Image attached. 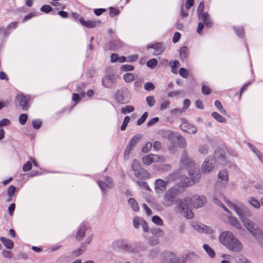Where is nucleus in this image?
I'll use <instances>...</instances> for the list:
<instances>
[{"mask_svg":"<svg viewBox=\"0 0 263 263\" xmlns=\"http://www.w3.org/2000/svg\"><path fill=\"white\" fill-rule=\"evenodd\" d=\"M228 205L234 210L239 216L241 221L243 223L245 227L250 232L252 235L256 238H260L262 235L261 231L257 229V226L251 220L247 219L242 215V212L241 209L237 207L235 204L228 200L226 201Z\"/></svg>","mask_w":263,"mask_h":263,"instance_id":"7ed1b4c3","label":"nucleus"},{"mask_svg":"<svg viewBox=\"0 0 263 263\" xmlns=\"http://www.w3.org/2000/svg\"><path fill=\"white\" fill-rule=\"evenodd\" d=\"M198 20L200 22L204 23V25L208 28H211L213 25V22L210 17V14L208 12H205L198 15Z\"/></svg>","mask_w":263,"mask_h":263,"instance_id":"f8f14e48","label":"nucleus"},{"mask_svg":"<svg viewBox=\"0 0 263 263\" xmlns=\"http://www.w3.org/2000/svg\"><path fill=\"white\" fill-rule=\"evenodd\" d=\"M179 74L184 78H187L189 76V72L188 71L184 68H181L179 69Z\"/></svg>","mask_w":263,"mask_h":263,"instance_id":"0e129e2a","label":"nucleus"},{"mask_svg":"<svg viewBox=\"0 0 263 263\" xmlns=\"http://www.w3.org/2000/svg\"><path fill=\"white\" fill-rule=\"evenodd\" d=\"M237 263H250V262L243 256L237 255L235 257Z\"/></svg>","mask_w":263,"mask_h":263,"instance_id":"7c9ffc66","label":"nucleus"},{"mask_svg":"<svg viewBox=\"0 0 263 263\" xmlns=\"http://www.w3.org/2000/svg\"><path fill=\"white\" fill-rule=\"evenodd\" d=\"M147 117H148V113L147 112H145L143 114L142 117L138 120L137 124L138 125H141V124H142L145 122V121L147 119Z\"/></svg>","mask_w":263,"mask_h":263,"instance_id":"603ef678","label":"nucleus"},{"mask_svg":"<svg viewBox=\"0 0 263 263\" xmlns=\"http://www.w3.org/2000/svg\"><path fill=\"white\" fill-rule=\"evenodd\" d=\"M178 261L176 255L172 252H166L164 255L163 263H177Z\"/></svg>","mask_w":263,"mask_h":263,"instance_id":"dca6fc26","label":"nucleus"},{"mask_svg":"<svg viewBox=\"0 0 263 263\" xmlns=\"http://www.w3.org/2000/svg\"><path fill=\"white\" fill-rule=\"evenodd\" d=\"M148 173L145 169L141 167V169L138 170L135 175L137 178H143L148 176Z\"/></svg>","mask_w":263,"mask_h":263,"instance_id":"393cba45","label":"nucleus"},{"mask_svg":"<svg viewBox=\"0 0 263 263\" xmlns=\"http://www.w3.org/2000/svg\"><path fill=\"white\" fill-rule=\"evenodd\" d=\"M85 247L84 246H83V245L81 246V248L79 249H78L76 250L75 251H73L72 254L76 255V256H78L80 255L83 251L85 250Z\"/></svg>","mask_w":263,"mask_h":263,"instance_id":"e2e57ef3","label":"nucleus"},{"mask_svg":"<svg viewBox=\"0 0 263 263\" xmlns=\"http://www.w3.org/2000/svg\"><path fill=\"white\" fill-rule=\"evenodd\" d=\"M212 116L218 122L220 123H226L227 120L226 118L221 116L217 112H213L212 114Z\"/></svg>","mask_w":263,"mask_h":263,"instance_id":"bb28decb","label":"nucleus"},{"mask_svg":"<svg viewBox=\"0 0 263 263\" xmlns=\"http://www.w3.org/2000/svg\"><path fill=\"white\" fill-rule=\"evenodd\" d=\"M86 87V84L84 83H81L77 88V91L80 93L81 96H85V89Z\"/></svg>","mask_w":263,"mask_h":263,"instance_id":"f704fd0d","label":"nucleus"},{"mask_svg":"<svg viewBox=\"0 0 263 263\" xmlns=\"http://www.w3.org/2000/svg\"><path fill=\"white\" fill-rule=\"evenodd\" d=\"M32 126L34 129H39L41 126L42 122L40 119L33 120L32 122Z\"/></svg>","mask_w":263,"mask_h":263,"instance_id":"6e6d98bb","label":"nucleus"},{"mask_svg":"<svg viewBox=\"0 0 263 263\" xmlns=\"http://www.w3.org/2000/svg\"><path fill=\"white\" fill-rule=\"evenodd\" d=\"M147 48H152L154 50V54L159 55L161 54L166 48L165 45L162 43H149L147 46Z\"/></svg>","mask_w":263,"mask_h":263,"instance_id":"6e6552de","label":"nucleus"},{"mask_svg":"<svg viewBox=\"0 0 263 263\" xmlns=\"http://www.w3.org/2000/svg\"><path fill=\"white\" fill-rule=\"evenodd\" d=\"M152 221L154 223L157 225L162 226L163 224L162 220L158 216H153L152 218Z\"/></svg>","mask_w":263,"mask_h":263,"instance_id":"8fccbe9b","label":"nucleus"},{"mask_svg":"<svg viewBox=\"0 0 263 263\" xmlns=\"http://www.w3.org/2000/svg\"><path fill=\"white\" fill-rule=\"evenodd\" d=\"M179 139L177 140L176 143H177L178 145L180 147L183 148L186 146V140L185 139L180 135L179 136Z\"/></svg>","mask_w":263,"mask_h":263,"instance_id":"58836bf2","label":"nucleus"},{"mask_svg":"<svg viewBox=\"0 0 263 263\" xmlns=\"http://www.w3.org/2000/svg\"><path fill=\"white\" fill-rule=\"evenodd\" d=\"M199 152L202 154H206L208 152V147L207 145H202L199 146Z\"/></svg>","mask_w":263,"mask_h":263,"instance_id":"338daca9","label":"nucleus"},{"mask_svg":"<svg viewBox=\"0 0 263 263\" xmlns=\"http://www.w3.org/2000/svg\"><path fill=\"white\" fill-rule=\"evenodd\" d=\"M141 225L142 226V229L145 232H148L149 231L148 224L145 220L144 219L141 220Z\"/></svg>","mask_w":263,"mask_h":263,"instance_id":"774afa93","label":"nucleus"},{"mask_svg":"<svg viewBox=\"0 0 263 263\" xmlns=\"http://www.w3.org/2000/svg\"><path fill=\"white\" fill-rule=\"evenodd\" d=\"M159 157L158 155L149 154L144 156L142 159L143 162L147 165L151 164L153 162L158 161Z\"/></svg>","mask_w":263,"mask_h":263,"instance_id":"f3484780","label":"nucleus"},{"mask_svg":"<svg viewBox=\"0 0 263 263\" xmlns=\"http://www.w3.org/2000/svg\"><path fill=\"white\" fill-rule=\"evenodd\" d=\"M16 190V187L13 185H10L7 190V194L9 197H12L14 194Z\"/></svg>","mask_w":263,"mask_h":263,"instance_id":"49530a36","label":"nucleus"},{"mask_svg":"<svg viewBox=\"0 0 263 263\" xmlns=\"http://www.w3.org/2000/svg\"><path fill=\"white\" fill-rule=\"evenodd\" d=\"M27 119H28V115L27 114H21L19 117V118H18L20 123L23 125H25L26 123Z\"/></svg>","mask_w":263,"mask_h":263,"instance_id":"79ce46f5","label":"nucleus"},{"mask_svg":"<svg viewBox=\"0 0 263 263\" xmlns=\"http://www.w3.org/2000/svg\"><path fill=\"white\" fill-rule=\"evenodd\" d=\"M141 249L142 248L140 243H136L135 244L130 243L129 252H138L141 250Z\"/></svg>","mask_w":263,"mask_h":263,"instance_id":"5701e85b","label":"nucleus"},{"mask_svg":"<svg viewBox=\"0 0 263 263\" xmlns=\"http://www.w3.org/2000/svg\"><path fill=\"white\" fill-rule=\"evenodd\" d=\"M181 162L183 165L186 166L190 177L193 181L194 182L198 181L200 177L199 171L195 167L194 163L189 157L187 153L185 150H184L182 154Z\"/></svg>","mask_w":263,"mask_h":263,"instance_id":"20e7f679","label":"nucleus"},{"mask_svg":"<svg viewBox=\"0 0 263 263\" xmlns=\"http://www.w3.org/2000/svg\"><path fill=\"white\" fill-rule=\"evenodd\" d=\"M151 232L153 235L158 237H163L164 235V232L159 228L152 229Z\"/></svg>","mask_w":263,"mask_h":263,"instance_id":"cd10ccee","label":"nucleus"},{"mask_svg":"<svg viewBox=\"0 0 263 263\" xmlns=\"http://www.w3.org/2000/svg\"><path fill=\"white\" fill-rule=\"evenodd\" d=\"M229 222L232 226L238 229H240L241 228V226L239 222L234 217L230 216L229 217Z\"/></svg>","mask_w":263,"mask_h":263,"instance_id":"4be33fe9","label":"nucleus"},{"mask_svg":"<svg viewBox=\"0 0 263 263\" xmlns=\"http://www.w3.org/2000/svg\"><path fill=\"white\" fill-rule=\"evenodd\" d=\"M179 194L180 192L177 188L172 187L169 189L164 194L163 205L166 206H171L179 202L180 200L177 197Z\"/></svg>","mask_w":263,"mask_h":263,"instance_id":"39448f33","label":"nucleus"},{"mask_svg":"<svg viewBox=\"0 0 263 263\" xmlns=\"http://www.w3.org/2000/svg\"><path fill=\"white\" fill-rule=\"evenodd\" d=\"M130 244L127 243L126 240L123 239H119L115 241L112 246L115 249H120L122 251L129 252Z\"/></svg>","mask_w":263,"mask_h":263,"instance_id":"9b49d317","label":"nucleus"},{"mask_svg":"<svg viewBox=\"0 0 263 263\" xmlns=\"http://www.w3.org/2000/svg\"><path fill=\"white\" fill-rule=\"evenodd\" d=\"M204 2H201L197 9V15H199V14L205 13V12H204Z\"/></svg>","mask_w":263,"mask_h":263,"instance_id":"09e8293b","label":"nucleus"},{"mask_svg":"<svg viewBox=\"0 0 263 263\" xmlns=\"http://www.w3.org/2000/svg\"><path fill=\"white\" fill-rule=\"evenodd\" d=\"M87 229V227L84 223L82 224L80 226L76 236V238L78 240L80 241L83 239L85 236V232Z\"/></svg>","mask_w":263,"mask_h":263,"instance_id":"6ab92c4d","label":"nucleus"},{"mask_svg":"<svg viewBox=\"0 0 263 263\" xmlns=\"http://www.w3.org/2000/svg\"><path fill=\"white\" fill-rule=\"evenodd\" d=\"M32 167V163L30 161H28L25 164H24L23 166V170L24 172H26L31 170Z\"/></svg>","mask_w":263,"mask_h":263,"instance_id":"4d7b16f0","label":"nucleus"},{"mask_svg":"<svg viewBox=\"0 0 263 263\" xmlns=\"http://www.w3.org/2000/svg\"><path fill=\"white\" fill-rule=\"evenodd\" d=\"M167 182L164 180L158 179L155 183V191L157 194H161L166 189Z\"/></svg>","mask_w":263,"mask_h":263,"instance_id":"ddd939ff","label":"nucleus"},{"mask_svg":"<svg viewBox=\"0 0 263 263\" xmlns=\"http://www.w3.org/2000/svg\"><path fill=\"white\" fill-rule=\"evenodd\" d=\"M172 132L170 130H162L160 132L159 134L162 138L168 140Z\"/></svg>","mask_w":263,"mask_h":263,"instance_id":"2f4dec72","label":"nucleus"},{"mask_svg":"<svg viewBox=\"0 0 263 263\" xmlns=\"http://www.w3.org/2000/svg\"><path fill=\"white\" fill-rule=\"evenodd\" d=\"M218 178L221 181L228 182L229 180L228 174L226 170L221 171L218 174Z\"/></svg>","mask_w":263,"mask_h":263,"instance_id":"a878e982","label":"nucleus"},{"mask_svg":"<svg viewBox=\"0 0 263 263\" xmlns=\"http://www.w3.org/2000/svg\"><path fill=\"white\" fill-rule=\"evenodd\" d=\"M215 160L212 157H208L202 165V171L203 173H209L211 172L214 167V163Z\"/></svg>","mask_w":263,"mask_h":263,"instance_id":"1a4fd4ad","label":"nucleus"},{"mask_svg":"<svg viewBox=\"0 0 263 263\" xmlns=\"http://www.w3.org/2000/svg\"><path fill=\"white\" fill-rule=\"evenodd\" d=\"M115 98L118 103L125 104L128 103L130 99V94L127 88L124 87L117 90Z\"/></svg>","mask_w":263,"mask_h":263,"instance_id":"423d86ee","label":"nucleus"},{"mask_svg":"<svg viewBox=\"0 0 263 263\" xmlns=\"http://www.w3.org/2000/svg\"><path fill=\"white\" fill-rule=\"evenodd\" d=\"M16 101L19 106L24 110H27L30 107L29 101L30 99L29 96H25L23 94L17 95L15 97Z\"/></svg>","mask_w":263,"mask_h":263,"instance_id":"0eeeda50","label":"nucleus"},{"mask_svg":"<svg viewBox=\"0 0 263 263\" xmlns=\"http://www.w3.org/2000/svg\"><path fill=\"white\" fill-rule=\"evenodd\" d=\"M9 28L7 26L6 28H0V34L3 36L4 37H7L10 34Z\"/></svg>","mask_w":263,"mask_h":263,"instance_id":"e433bc0d","label":"nucleus"},{"mask_svg":"<svg viewBox=\"0 0 263 263\" xmlns=\"http://www.w3.org/2000/svg\"><path fill=\"white\" fill-rule=\"evenodd\" d=\"M123 78L126 82L129 83L134 80V76L132 73H126L124 75Z\"/></svg>","mask_w":263,"mask_h":263,"instance_id":"a19ab883","label":"nucleus"},{"mask_svg":"<svg viewBox=\"0 0 263 263\" xmlns=\"http://www.w3.org/2000/svg\"><path fill=\"white\" fill-rule=\"evenodd\" d=\"M206 202V198L203 196L195 195L191 198L186 197L180 200L178 204L181 214L188 219H192L194 214L190 210L191 207L199 208L202 206Z\"/></svg>","mask_w":263,"mask_h":263,"instance_id":"f257e3e1","label":"nucleus"},{"mask_svg":"<svg viewBox=\"0 0 263 263\" xmlns=\"http://www.w3.org/2000/svg\"><path fill=\"white\" fill-rule=\"evenodd\" d=\"M179 135H180L177 133L172 132L168 140L172 143L175 144L177 143V140L179 139L178 138Z\"/></svg>","mask_w":263,"mask_h":263,"instance_id":"72a5a7b5","label":"nucleus"},{"mask_svg":"<svg viewBox=\"0 0 263 263\" xmlns=\"http://www.w3.org/2000/svg\"><path fill=\"white\" fill-rule=\"evenodd\" d=\"M143 219H141L139 217H134L133 219L134 227L136 229H138L139 228L140 225H141V221Z\"/></svg>","mask_w":263,"mask_h":263,"instance_id":"de8ad7c7","label":"nucleus"},{"mask_svg":"<svg viewBox=\"0 0 263 263\" xmlns=\"http://www.w3.org/2000/svg\"><path fill=\"white\" fill-rule=\"evenodd\" d=\"M141 139V135L137 134L135 135L129 141V144H130L132 146L135 147L137 143Z\"/></svg>","mask_w":263,"mask_h":263,"instance_id":"c85d7f7f","label":"nucleus"},{"mask_svg":"<svg viewBox=\"0 0 263 263\" xmlns=\"http://www.w3.org/2000/svg\"><path fill=\"white\" fill-rule=\"evenodd\" d=\"M79 22L87 28H93L96 26L97 22L94 21H85L82 17L79 19Z\"/></svg>","mask_w":263,"mask_h":263,"instance_id":"aec40b11","label":"nucleus"},{"mask_svg":"<svg viewBox=\"0 0 263 263\" xmlns=\"http://www.w3.org/2000/svg\"><path fill=\"white\" fill-rule=\"evenodd\" d=\"M187 51V48L186 47L184 46L180 48V55L181 59L182 60H184V59H185L187 58V55H186Z\"/></svg>","mask_w":263,"mask_h":263,"instance_id":"ea45409f","label":"nucleus"},{"mask_svg":"<svg viewBox=\"0 0 263 263\" xmlns=\"http://www.w3.org/2000/svg\"><path fill=\"white\" fill-rule=\"evenodd\" d=\"M134 147L128 143L124 152V157L128 158L131 152L134 149Z\"/></svg>","mask_w":263,"mask_h":263,"instance_id":"37998d69","label":"nucleus"},{"mask_svg":"<svg viewBox=\"0 0 263 263\" xmlns=\"http://www.w3.org/2000/svg\"><path fill=\"white\" fill-rule=\"evenodd\" d=\"M134 67L133 65H127V64L123 65L121 68V69L122 71H132V70H134Z\"/></svg>","mask_w":263,"mask_h":263,"instance_id":"69168bd1","label":"nucleus"},{"mask_svg":"<svg viewBox=\"0 0 263 263\" xmlns=\"http://www.w3.org/2000/svg\"><path fill=\"white\" fill-rule=\"evenodd\" d=\"M236 34L239 36V37H243V35H244V32H243V28L242 27H233Z\"/></svg>","mask_w":263,"mask_h":263,"instance_id":"864d4df0","label":"nucleus"},{"mask_svg":"<svg viewBox=\"0 0 263 263\" xmlns=\"http://www.w3.org/2000/svg\"><path fill=\"white\" fill-rule=\"evenodd\" d=\"M146 102L149 107H152L155 105L156 100L153 96H148L146 98Z\"/></svg>","mask_w":263,"mask_h":263,"instance_id":"c03bdc74","label":"nucleus"},{"mask_svg":"<svg viewBox=\"0 0 263 263\" xmlns=\"http://www.w3.org/2000/svg\"><path fill=\"white\" fill-rule=\"evenodd\" d=\"M157 64V60L155 59H151L147 62V66L151 68H154Z\"/></svg>","mask_w":263,"mask_h":263,"instance_id":"a18cd8bd","label":"nucleus"},{"mask_svg":"<svg viewBox=\"0 0 263 263\" xmlns=\"http://www.w3.org/2000/svg\"><path fill=\"white\" fill-rule=\"evenodd\" d=\"M40 10L42 12L48 13L52 11L53 9L50 6L45 5L41 8Z\"/></svg>","mask_w":263,"mask_h":263,"instance_id":"13d9d810","label":"nucleus"},{"mask_svg":"<svg viewBox=\"0 0 263 263\" xmlns=\"http://www.w3.org/2000/svg\"><path fill=\"white\" fill-rule=\"evenodd\" d=\"M158 238L152 236L148 238V243L151 246H155L159 243Z\"/></svg>","mask_w":263,"mask_h":263,"instance_id":"3c124183","label":"nucleus"},{"mask_svg":"<svg viewBox=\"0 0 263 263\" xmlns=\"http://www.w3.org/2000/svg\"><path fill=\"white\" fill-rule=\"evenodd\" d=\"M98 183L100 187L104 192L106 188H111L113 186L111 179L108 176L105 177L103 180L98 181Z\"/></svg>","mask_w":263,"mask_h":263,"instance_id":"2eb2a0df","label":"nucleus"},{"mask_svg":"<svg viewBox=\"0 0 263 263\" xmlns=\"http://www.w3.org/2000/svg\"><path fill=\"white\" fill-rule=\"evenodd\" d=\"M132 168L134 172V174H136V173L137 172V171L140 169L141 168V167L140 166V163L139 161L137 160H134L133 161L132 164Z\"/></svg>","mask_w":263,"mask_h":263,"instance_id":"473e14b6","label":"nucleus"},{"mask_svg":"<svg viewBox=\"0 0 263 263\" xmlns=\"http://www.w3.org/2000/svg\"><path fill=\"white\" fill-rule=\"evenodd\" d=\"M130 121V118L128 116H126L124 118L122 125L121 126V130L123 131L126 129V128Z\"/></svg>","mask_w":263,"mask_h":263,"instance_id":"5fc2aeb1","label":"nucleus"},{"mask_svg":"<svg viewBox=\"0 0 263 263\" xmlns=\"http://www.w3.org/2000/svg\"><path fill=\"white\" fill-rule=\"evenodd\" d=\"M249 202L256 208H259L260 206V202L254 197L250 198L249 200Z\"/></svg>","mask_w":263,"mask_h":263,"instance_id":"c9c22d12","label":"nucleus"},{"mask_svg":"<svg viewBox=\"0 0 263 263\" xmlns=\"http://www.w3.org/2000/svg\"><path fill=\"white\" fill-rule=\"evenodd\" d=\"M0 240L6 248L8 249H11L13 248L14 246V243L11 239H9L5 237H1Z\"/></svg>","mask_w":263,"mask_h":263,"instance_id":"412c9836","label":"nucleus"},{"mask_svg":"<svg viewBox=\"0 0 263 263\" xmlns=\"http://www.w3.org/2000/svg\"><path fill=\"white\" fill-rule=\"evenodd\" d=\"M116 79L115 75L109 74L106 75L102 79V84L106 88H110L112 85L116 82Z\"/></svg>","mask_w":263,"mask_h":263,"instance_id":"4468645a","label":"nucleus"},{"mask_svg":"<svg viewBox=\"0 0 263 263\" xmlns=\"http://www.w3.org/2000/svg\"><path fill=\"white\" fill-rule=\"evenodd\" d=\"M120 13V11L114 7H110L109 8V15L111 17H114L115 15L119 14Z\"/></svg>","mask_w":263,"mask_h":263,"instance_id":"bf43d9fd","label":"nucleus"},{"mask_svg":"<svg viewBox=\"0 0 263 263\" xmlns=\"http://www.w3.org/2000/svg\"><path fill=\"white\" fill-rule=\"evenodd\" d=\"M180 128L182 130L189 134H194L197 132V128L195 126L186 122H183L180 125Z\"/></svg>","mask_w":263,"mask_h":263,"instance_id":"a211bd4d","label":"nucleus"},{"mask_svg":"<svg viewBox=\"0 0 263 263\" xmlns=\"http://www.w3.org/2000/svg\"><path fill=\"white\" fill-rule=\"evenodd\" d=\"M123 46L122 42L119 39L112 40L107 44L104 47L105 50H117Z\"/></svg>","mask_w":263,"mask_h":263,"instance_id":"9d476101","label":"nucleus"},{"mask_svg":"<svg viewBox=\"0 0 263 263\" xmlns=\"http://www.w3.org/2000/svg\"><path fill=\"white\" fill-rule=\"evenodd\" d=\"M220 242L228 250L233 252H239L243 248L242 244L229 231H223L219 237Z\"/></svg>","mask_w":263,"mask_h":263,"instance_id":"f03ea898","label":"nucleus"},{"mask_svg":"<svg viewBox=\"0 0 263 263\" xmlns=\"http://www.w3.org/2000/svg\"><path fill=\"white\" fill-rule=\"evenodd\" d=\"M135 108L133 106L127 105L125 107L121 109V112L126 114L127 113L132 112L134 110Z\"/></svg>","mask_w":263,"mask_h":263,"instance_id":"4c0bfd02","label":"nucleus"},{"mask_svg":"<svg viewBox=\"0 0 263 263\" xmlns=\"http://www.w3.org/2000/svg\"><path fill=\"white\" fill-rule=\"evenodd\" d=\"M128 202L134 211L138 212L139 211V205L135 199L130 198L128 200Z\"/></svg>","mask_w":263,"mask_h":263,"instance_id":"b1692460","label":"nucleus"},{"mask_svg":"<svg viewBox=\"0 0 263 263\" xmlns=\"http://www.w3.org/2000/svg\"><path fill=\"white\" fill-rule=\"evenodd\" d=\"M203 249L206 252V253L209 254V255L211 257H214L215 256V253L214 251L212 248H211L208 245L204 244L203 246Z\"/></svg>","mask_w":263,"mask_h":263,"instance_id":"c756f323","label":"nucleus"},{"mask_svg":"<svg viewBox=\"0 0 263 263\" xmlns=\"http://www.w3.org/2000/svg\"><path fill=\"white\" fill-rule=\"evenodd\" d=\"M201 91L203 94L208 95L211 93V89L206 85L202 84Z\"/></svg>","mask_w":263,"mask_h":263,"instance_id":"680f3d73","label":"nucleus"},{"mask_svg":"<svg viewBox=\"0 0 263 263\" xmlns=\"http://www.w3.org/2000/svg\"><path fill=\"white\" fill-rule=\"evenodd\" d=\"M145 90L147 91H151L155 89V85L151 82H146L144 86Z\"/></svg>","mask_w":263,"mask_h":263,"instance_id":"052dcab7","label":"nucleus"}]
</instances>
